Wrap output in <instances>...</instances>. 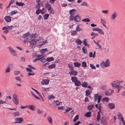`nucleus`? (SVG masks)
<instances>
[{"instance_id": "obj_1", "label": "nucleus", "mask_w": 125, "mask_h": 125, "mask_svg": "<svg viewBox=\"0 0 125 125\" xmlns=\"http://www.w3.org/2000/svg\"><path fill=\"white\" fill-rule=\"evenodd\" d=\"M13 99H12L13 102L15 104L17 105L19 104V99L17 97L16 94L14 93L13 95Z\"/></svg>"}, {"instance_id": "obj_2", "label": "nucleus", "mask_w": 125, "mask_h": 125, "mask_svg": "<svg viewBox=\"0 0 125 125\" xmlns=\"http://www.w3.org/2000/svg\"><path fill=\"white\" fill-rule=\"evenodd\" d=\"M103 65H104V67H105L110 66L109 61V59L106 60L105 62H103L100 64V65L101 66H102Z\"/></svg>"}, {"instance_id": "obj_3", "label": "nucleus", "mask_w": 125, "mask_h": 125, "mask_svg": "<svg viewBox=\"0 0 125 125\" xmlns=\"http://www.w3.org/2000/svg\"><path fill=\"white\" fill-rule=\"evenodd\" d=\"M30 34L29 32H27L26 34H24L23 36V39H24V42H26L29 41V40L28 38Z\"/></svg>"}, {"instance_id": "obj_4", "label": "nucleus", "mask_w": 125, "mask_h": 125, "mask_svg": "<svg viewBox=\"0 0 125 125\" xmlns=\"http://www.w3.org/2000/svg\"><path fill=\"white\" fill-rule=\"evenodd\" d=\"M9 49L10 53L13 56H16V51L12 48L9 46L8 48Z\"/></svg>"}, {"instance_id": "obj_5", "label": "nucleus", "mask_w": 125, "mask_h": 125, "mask_svg": "<svg viewBox=\"0 0 125 125\" xmlns=\"http://www.w3.org/2000/svg\"><path fill=\"white\" fill-rule=\"evenodd\" d=\"M107 119L103 117H102L101 120V123L104 125H106L107 124Z\"/></svg>"}, {"instance_id": "obj_6", "label": "nucleus", "mask_w": 125, "mask_h": 125, "mask_svg": "<svg viewBox=\"0 0 125 125\" xmlns=\"http://www.w3.org/2000/svg\"><path fill=\"white\" fill-rule=\"evenodd\" d=\"M15 120L17 122H15L14 123H21L23 121V119L22 118H16L15 119Z\"/></svg>"}, {"instance_id": "obj_7", "label": "nucleus", "mask_w": 125, "mask_h": 125, "mask_svg": "<svg viewBox=\"0 0 125 125\" xmlns=\"http://www.w3.org/2000/svg\"><path fill=\"white\" fill-rule=\"evenodd\" d=\"M117 16V14L116 12H114L112 15L111 17V19L112 20H114Z\"/></svg>"}, {"instance_id": "obj_8", "label": "nucleus", "mask_w": 125, "mask_h": 125, "mask_svg": "<svg viewBox=\"0 0 125 125\" xmlns=\"http://www.w3.org/2000/svg\"><path fill=\"white\" fill-rule=\"evenodd\" d=\"M49 81V80L48 79L43 80L41 82V83L43 85L45 84V85H48Z\"/></svg>"}, {"instance_id": "obj_9", "label": "nucleus", "mask_w": 125, "mask_h": 125, "mask_svg": "<svg viewBox=\"0 0 125 125\" xmlns=\"http://www.w3.org/2000/svg\"><path fill=\"white\" fill-rule=\"evenodd\" d=\"M38 40H32L31 41H30L29 42L30 44L31 45H35L37 43V41Z\"/></svg>"}, {"instance_id": "obj_10", "label": "nucleus", "mask_w": 125, "mask_h": 125, "mask_svg": "<svg viewBox=\"0 0 125 125\" xmlns=\"http://www.w3.org/2000/svg\"><path fill=\"white\" fill-rule=\"evenodd\" d=\"M80 17L79 15H77L75 16L74 18V21H75L78 22L80 21Z\"/></svg>"}, {"instance_id": "obj_11", "label": "nucleus", "mask_w": 125, "mask_h": 125, "mask_svg": "<svg viewBox=\"0 0 125 125\" xmlns=\"http://www.w3.org/2000/svg\"><path fill=\"white\" fill-rule=\"evenodd\" d=\"M4 19L7 22H10L11 21V17L9 16H6L4 18Z\"/></svg>"}, {"instance_id": "obj_12", "label": "nucleus", "mask_w": 125, "mask_h": 125, "mask_svg": "<svg viewBox=\"0 0 125 125\" xmlns=\"http://www.w3.org/2000/svg\"><path fill=\"white\" fill-rule=\"evenodd\" d=\"M101 23L107 29H108L109 28L107 27L105 25L106 22L105 21L103 20L102 19H101Z\"/></svg>"}, {"instance_id": "obj_13", "label": "nucleus", "mask_w": 125, "mask_h": 125, "mask_svg": "<svg viewBox=\"0 0 125 125\" xmlns=\"http://www.w3.org/2000/svg\"><path fill=\"white\" fill-rule=\"evenodd\" d=\"M69 13L70 15H74L75 14V10L74 9H73L71 10L69 12Z\"/></svg>"}, {"instance_id": "obj_14", "label": "nucleus", "mask_w": 125, "mask_h": 125, "mask_svg": "<svg viewBox=\"0 0 125 125\" xmlns=\"http://www.w3.org/2000/svg\"><path fill=\"white\" fill-rule=\"evenodd\" d=\"M111 90H108L106 91L105 92V95L107 96H109L111 95Z\"/></svg>"}, {"instance_id": "obj_15", "label": "nucleus", "mask_w": 125, "mask_h": 125, "mask_svg": "<svg viewBox=\"0 0 125 125\" xmlns=\"http://www.w3.org/2000/svg\"><path fill=\"white\" fill-rule=\"evenodd\" d=\"M45 7L47 8L48 10L49 11L51 9V6L50 4L49 3H47L45 5Z\"/></svg>"}, {"instance_id": "obj_16", "label": "nucleus", "mask_w": 125, "mask_h": 125, "mask_svg": "<svg viewBox=\"0 0 125 125\" xmlns=\"http://www.w3.org/2000/svg\"><path fill=\"white\" fill-rule=\"evenodd\" d=\"M109 108L111 109H113L115 107V105L113 103H109Z\"/></svg>"}, {"instance_id": "obj_17", "label": "nucleus", "mask_w": 125, "mask_h": 125, "mask_svg": "<svg viewBox=\"0 0 125 125\" xmlns=\"http://www.w3.org/2000/svg\"><path fill=\"white\" fill-rule=\"evenodd\" d=\"M46 61L48 62H50L54 60V58L53 57H48L47 58Z\"/></svg>"}, {"instance_id": "obj_18", "label": "nucleus", "mask_w": 125, "mask_h": 125, "mask_svg": "<svg viewBox=\"0 0 125 125\" xmlns=\"http://www.w3.org/2000/svg\"><path fill=\"white\" fill-rule=\"evenodd\" d=\"M75 42L76 43H77V45H80L81 44L82 42L81 41L78 39H77L75 41Z\"/></svg>"}, {"instance_id": "obj_19", "label": "nucleus", "mask_w": 125, "mask_h": 125, "mask_svg": "<svg viewBox=\"0 0 125 125\" xmlns=\"http://www.w3.org/2000/svg\"><path fill=\"white\" fill-rule=\"evenodd\" d=\"M117 87V89H118L117 92L118 93L119 92L120 90L122 89V88H125V87H124L122 86H119V85Z\"/></svg>"}, {"instance_id": "obj_20", "label": "nucleus", "mask_w": 125, "mask_h": 125, "mask_svg": "<svg viewBox=\"0 0 125 125\" xmlns=\"http://www.w3.org/2000/svg\"><path fill=\"white\" fill-rule=\"evenodd\" d=\"M17 12V10L12 11L10 13V16H12L16 14Z\"/></svg>"}, {"instance_id": "obj_21", "label": "nucleus", "mask_w": 125, "mask_h": 125, "mask_svg": "<svg viewBox=\"0 0 125 125\" xmlns=\"http://www.w3.org/2000/svg\"><path fill=\"white\" fill-rule=\"evenodd\" d=\"M74 65L75 67H79L81 65V64L77 62H74Z\"/></svg>"}, {"instance_id": "obj_22", "label": "nucleus", "mask_w": 125, "mask_h": 125, "mask_svg": "<svg viewBox=\"0 0 125 125\" xmlns=\"http://www.w3.org/2000/svg\"><path fill=\"white\" fill-rule=\"evenodd\" d=\"M40 61L44 63V62H45L46 61V59L44 58L43 57H42L40 58Z\"/></svg>"}, {"instance_id": "obj_23", "label": "nucleus", "mask_w": 125, "mask_h": 125, "mask_svg": "<svg viewBox=\"0 0 125 125\" xmlns=\"http://www.w3.org/2000/svg\"><path fill=\"white\" fill-rule=\"evenodd\" d=\"M28 107L32 110H34V106L33 105H28Z\"/></svg>"}, {"instance_id": "obj_24", "label": "nucleus", "mask_w": 125, "mask_h": 125, "mask_svg": "<svg viewBox=\"0 0 125 125\" xmlns=\"http://www.w3.org/2000/svg\"><path fill=\"white\" fill-rule=\"evenodd\" d=\"M71 79L72 81L74 82V83L76 82V81H77V79L76 77H72Z\"/></svg>"}, {"instance_id": "obj_25", "label": "nucleus", "mask_w": 125, "mask_h": 125, "mask_svg": "<svg viewBox=\"0 0 125 125\" xmlns=\"http://www.w3.org/2000/svg\"><path fill=\"white\" fill-rule=\"evenodd\" d=\"M81 82L80 81H76V82L75 83V85L77 86H79L81 85Z\"/></svg>"}, {"instance_id": "obj_26", "label": "nucleus", "mask_w": 125, "mask_h": 125, "mask_svg": "<svg viewBox=\"0 0 125 125\" xmlns=\"http://www.w3.org/2000/svg\"><path fill=\"white\" fill-rule=\"evenodd\" d=\"M94 105L93 104L89 105L87 107V108L89 110H91L93 108Z\"/></svg>"}, {"instance_id": "obj_27", "label": "nucleus", "mask_w": 125, "mask_h": 125, "mask_svg": "<svg viewBox=\"0 0 125 125\" xmlns=\"http://www.w3.org/2000/svg\"><path fill=\"white\" fill-rule=\"evenodd\" d=\"M16 5L18 6H23L24 4V3H23L18 2H16Z\"/></svg>"}, {"instance_id": "obj_28", "label": "nucleus", "mask_w": 125, "mask_h": 125, "mask_svg": "<svg viewBox=\"0 0 125 125\" xmlns=\"http://www.w3.org/2000/svg\"><path fill=\"white\" fill-rule=\"evenodd\" d=\"M74 15H70V16L69 17V20L70 21H73L74 20Z\"/></svg>"}, {"instance_id": "obj_29", "label": "nucleus", "mask_w": 125, "mask_h": 125, "mask_svg": "<svg viewBox=\"0 0 125 125\" xmlns=\"http://www.w3.org/2000/svg\"><path fill=\"white\" fill-rule=\"evenodd\" d=\"M91 112H90L87 113L85 114V116L87 117H91Z\"/></svg>"}, {"instance_id": "obj_30", "label": "nucleus", "mask_w": 125, "mask_h": 125, "mask_svg": "<svg viewBox=\"0 0 125 125\" xmlns=\"http://www.w3.org/2000/svg\"><path fill=\"white\" fill-rule=\"evenodd\" d=\"M100 113L99 112H98L97 114V117L96 118L97 120L98 121H99L100 120Z\"/></svg>"}, {"instance_id": "obj_31", "label": "nucleus", "mask_w": 125, "mask_h": 125, "mask_svg": "<svg viewBox=\"0 0 125 125\" xmlns=\"http://www.w3.org/2000/svg\"><path fill=\"white\" fill-rule=\"evenodd\" d=\"M118 118L121 121H122V118H123L124 119L123 117V115L120 113L118 115Z\"/></svg>"}, {"instance_id": "obj_32", "label": "nucleus", "mask_w": 125, "mask_h": 125, "mask_svg": "<svg viewBox=\"0 0 125 125\" xmlns=\"http://www.w3.org/2000/svg\"><path fill=\"white\" fill-rule=\"evenodd\" d=\"M77 34V32L76 31H73L71 32V35L73 36H74Z\"/></svg>"}, {"instance_id": "obj_33", "label": "nucleus", "mask_w": 125, "mask_h": 125, "mask_svg": "<svg viewBox=\"0 0 125 125\" xmlns=\"http://www.w3.org/2000/svg\"><path fill=\"white\" fill-rule=\"evenodd\" d=\"M49 16V14H44V20H46L48 19Z\"/></svg>"}, {"instance_id": "obj_34", "label": "nucleus", "mask_w": 125, "mask_h": 125, "mask_svg": "<svg viewBox=\"0 0 125 125\" xmlns=\"http://www.w3.org/2000/svg\"><path fill=\"white\" fill-rule=\"evenodd\" d=\"M91 35L92 36H94V37H95L97 36L98 35V34L95 33L93 32H92L91 34Z\"/></svg>"}, {"instance_id": "obj_35", "label": "nucleus", "mask_w": 125, "mask_h": 125, "mask_svg": "<svg viewBox=\"0 0 125 125\" xmlns=\"http://www.w3.org/2000/svg\"><path fill=\"white\" fill-rule=\"evenodd\" d=\"M49 69H52L55 68V64H52L48 66Z\"/></svg>"}, {"instance_id": "obj_36", "label": "nucleus", "mask_w": 125, "mask_h": 125, "mask_svg": "<svg viewBox=\"0 0 125 125\" xmlns=\"http://www.w3.org/2000/svg\"><path fill=\"white\" fill-rule=\"evenodd\" d=\"M82 50L83 51V52L84 54H86L87 53V51L86 48H84V47L83 46L82 48Z\"/></svg>"}, {"instance_id": "obj_37", "label": "nucleus", "mask_w": 125, "mask_h": 125, "mask_svg": "<svg viewBox=\"0 0 125 125\" xmlns=\"http://www.w3.org/2000/svg\"><path fill=\"white\" fill-rule=\"evenodd\" d=\"M38 34H37L35 33L34 34H32L31 36V38H35L37 37L38 36Z\"/></svg>"}, {"instance_id": "obj_38", "label": "nucleus", "mask_w": 125, "mask_h": 125, "mask_svg": "<svg viewBox=\"0 0 125 125\" xmlns=\"http://www.w3.org/2000/svg\"><path fill=\"white\" fill-rule=\"evenodd\" d=\"M47 119L50 123L52 124V119L51 117L50 116H48L47 118Z\"/></svg>"}, {"instance_id": "obj_39", "label": "nucleus", "mask_w": 125, "mask_h": 125, "mask_svg": "<svg viewBox=\"0 0 125 125\" xmlns=\"http://www.w3.org/2000/svg\"><path fill=\"white\" fill-rule=\"evenodd\" d=\"M98 94H96L94 95V100L95 102L97 100V98L98 95Z\"/></svg>"}, {"instance_id": "obj_40", "label": "nucleus", "mask_w": 125, "mask_h": 125, "mask_svg": "<svg viewBox=\"0 0 125 125\" xmlns=\"http://www.w3.org/2000/svg\"><path fill=\"white\" fill-rule=\"evenodd\" d=\"M87 83L84 82V83L82 82L81 85L83 87H87Z\"/></svg>"}, {"instance_id": "obj_41", "label": "nucleus", "mask_w": 125, "mask_h": 125, "mask_svg": "<svg viewBox=\"0 0 125 125\" xmlns=\"http://www.w3.org/2000/svg\"><path fill=\"white\" fill-rule=\"evenodd\" d=\"M33 90L38 94L41 98H42V97L40 93L38 91L35 89H33Z\"/></svg>"}, {"instance_id": "obj_42", "label": "nucleus", "mask_w": 125, "mask_h": 125, "mask_svg": "<svg viewBox=\"0 0 125 125\" xmlns=\"http://www.w3.org/2000/svg\"><path fill=\"white\" fill-rule=\"evenodd\" d=\"M91 93V92L90 90H87L86 92L85 95L87 96L90 95Z\"/></svg>"}, {"instance_id": "obj_43", "label": "nucleus", "mask_w": 125, "mask_h": 125, "mask_svg": "<svg viewBox=\"0 0 125 125\" xmlns=\"http://www.w3.org/2000/svg\"><path fill=\"white\" fill-rule=\"evenodd\" d=\"M111 84L112 85V87H115L116 88H117V87L119 85H118L116 84H114L112 83Z\"/></svg>"}, {"instance_id": "obj_44", "label": "nucleus", "mask_w": 125, "mask_h": 125, "mask_svg": "<svg viewBox=\"0 0 125 125\" xmlns=\"http://www.w3.org/2000/svg\"><path fill=\"white\" fill-rule=\"evenodd\" d=\"M82 66L83 67H85L87 66V64L85 62H82Z\"/></svg>"}, {"instance_id": "obj_45", "label": "nucleus", "mask_w": 125, "mask_h": 125, "mask_svg": "<svg viewBox=\"0 0 125 125\" xmlns=\"http://www.w3.org/2000/svg\"><path fill=\"white\" fill-rule=\"evenodd\" d=\"M90 21V20H89L88 18H86L84 19H83L82 20V21H84L85 22H89Z\"/></svg>"}, {"instance_id": "obj_46", "label": "nucleus", "mask_w": 125, "mask_h": 125, "mask_svg": "<svg viewBox=\"0 0 125 125\" xmlns=\"http://www.w3.org/2000/svg\"><path fill=\"white\" fill-rule=\"evenodd\" d=\"M103 101H106V102H108L109 101V98L108 97H105L103 99Z\"/></svg>"}, {"instance_id": "obj_47", "label": "nucleus", "mask_w": 125, "mask_h": 125, "mask_svg": "<svg viewBox=\"0 0 125 125\" xmlns=\"http://www.w3.org/2000/svg\"><path fill=\"white\" fill-rule=\"evenodd\" d=\"M55 97L52 95H49L48 96V98L50 100L52 98L55 99Z\"/></svg>"}, {"instance_id": "obj_48", "label": "nucleus", "mask_w": 125, "mask_h": 125, "mask_svg": "<svg viewBox=\"0 0 125 125\" xmlns=\"http://www.w3.org/2000/svg\"><path fill=\"white\" fill-rule=\"evenodd\" d=\"M90 67L92 69H96V68L93 64H90Z\"/></svg>"}, {"instance_id": "obj_49", "label": "nucleus", "mask_w": 125, "mask_h": 125, "mask_svg": "<svg viewBox=\"0 0 125 125\" xmlns=\"http://www.w3.org/2000/svg\"><path fill=\"white\" fill-rule=\"evenodd\" d=\"M41 12V10H40L39 9H38L36 11V13L38 15Z\"/></svg>"}, {"instance_id": "obj_50", "label": "nucleus", "mask_w": 125, "mask_h": 125, "mask_svg": "<svg viewBox=\"0 0 125 125\" xmlns=\"http://www.w3.org/2000/svg\"><path fill=\"white\" fill-rule=\"evenodd\" d=\"M79 116L78 115H76L73 120L74 122H75L78 118Z\"/></svg>"}, {"instance_id": "obj_51", "label": "nucleus", "mask_w": 125, "mask_h": 125, "mask_svg": "<svg viewBox=\"0 0 125 125\" xmlns=\"http://www.w3.org/2000/svg\"><path fill=\"white\" fill-rule=\"evenodd\" d=\"M10 67H8L6 69V72L7 73L10 72Z\"/></svg>"}, {"instance_id": "obj_52", "label": "nucleus", "mask_w": 125, "mask_h": 125, "mask_svg": "<svg viewBox=\"0 0 125 125\" xmlns=\"http://www.w3.org/2000/svg\"><path fill=\"white\" fill-rule=\"evenodd\" d=\"M83 44L85 46H86L87 44V40L85 39L83 42Z\"/></svg>"}, {"instance_id": "obj_53", "label": "nucleus", "mask_w": 125, "mask_h": 125, "mask_svg": "<svg viewBox=\"0 0 125 125\" xmlns=\"http://www.w3.org/2000/svg\"><path fill=\"white\" fill-rule=\"evenodd\" d=\"M98 31H99V33L100 34H102L103 35H104V32L102 29L99 28V30Z\"/></svg>"}, {"instance_id": "obj_54", "label": "nucleus", "mask_w": 125, "mask_h": 125, "mask_svg": "<svg viewBox=\"0 0 125 125\" xmlns=\"http://www.w3.org/2000/svg\"><path fill=\"white\" fill-rule=\"evenodd\" d=\"M9 27V26H7L3 27L2 28V30H7V29H8Z\"/></svg>"}, {"instance_id": "obj_55", "label": "nucleus", "mask_w": 125, "mask_h": 125, "mask_svg": "<svg viewBox=\"0 0 125 125\" xmlns=\"http://www.w3.org/2000/svg\"><path fill=\"white\" fill-rule=\"evenodd\" d=\"M73 75L74 76H75L77 75L78 73L76 71H73Z\"/></svg>"}, {"instance_id": "obj_56", "label": "nucleus", "mask_w": 125, "mask_h": 125, "mask_svg": "<svg viewBox=\"0 0 125 125\" xmlns=\"http://www.w3.org/2000/svg\"><path fill=\"white\" fill-rule=\"evenodd\" d=\"M81 6H87V4L85 2H83L81 4Z\"/></svg>"}, {"instance_id": "obj_57", "label": "nucleus", "mask_w": 125, "mask_h": 125, "mask_svg": "<svg viewBox=\"0 0 125 125\" xmlns=\"http://www.w3.org/2000/svg\"><path fill=\"white\" fill-rule=\"evenodd\" d=\"M71 109V108H68L67 109L65 110L66 111L65 112H64V113H66L68 112Z\"/></svg>"}, {"instance_id": "obj_58", "label": "nucleus", "mask_w": 125, "mask_h": 125, "mask_svg": "<svg viewBox=\"0 0 125 125\" xmlns=\"http://www.w3.org/2000/svg\"><path fill=\"white\" fill-rule=\"evenodd\" d=\"M20 73V72L19 71H16L14 72V74L15 75H17Z\"/></svg>"}, {"instance_id": "obj_59", "label": "nucleus", "mask_w": 125, "mask_h": 125, "mask_svg": "<svg viewBox=\"0 0 125 125\" xmlns=\"http://www.w3.org/2000/svg\"><path fill=\"white\" fill-rule=\"evenodd\" d=\"M14 114V116H18L19 114L18 112H16L13 113Z\"/></svg>"}, {"instance_id": "obj_60", "label": "nucleus", "mask_w": 125, "mask_h": 125, "mask_svg": "<svg viewBox=\"0 0 125 125\" xmlns=\"http://www.w3.org/2000/svg\"><path fill=\"white\" fill-rule=\"evenodd\" d=\"M76 30L77 31H79L81 30L80 28L79 27V25H78L77 26L76 28Z\"/></svg>"}, {"instance_id": "obj_61", "label": "nucleus", "mask_w": 125, "mask_h": 125, "mask_svg": "<svg viewBox=\"0 0 125 125\" xmlns=\"http://www.w3.org/2000/svg\"><path fill=\"white\" fill-rule=\"evenodd\" d=\"M42 113V110H40L39 109L37 110V113L39 114H41Z\"/></svg>"}, {"instance_id": "obj_62", "label": "nucleus", "mask_w": 125, "mask_h": 125, "mask_svg": "<svg viewBox=\"0 0 125 125\" xmlns=\"http://www.w3.org/2000/svg\"><path fill=\"white\" fill-rule=\"evenodd\" d=\"M99 28H93V31H98L99 30Z\"/></svg>"}, {"instance_id": "obj_63", "label": "nucleus", "mask_w": 125, "mask_h": 125, "mask_svg": "<svg viewBox=\"0 0 125 125\" xmlns=\"http://www.w3.org/2000/svg\"><path fill=\"white\" fill-rule=\"evenodd\" d=\"M108 11L107 10H104L102 11V12L106 14H107L108 12Z\"/></svg>"}, {"instance_id": "obj_64", "label": "nucleus", "mask_w": 125, "mask_h": 125, "mask_svg": "<svg viewBox=\"0 0 125 125\" xmlns=\"http://www.w3.org/2000/svg\"><path fill=\"white\" fill-rule=\"evenodd\" d=\"M89 57H93V53L91 52H90L89 53Z\"/></svg>"}]
</instances>
